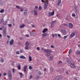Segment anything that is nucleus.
<instances>
[{"label": "nucleus", "mask_w": 80, "mask_h": 80, "mask_svg": "<svg viewBox=\"0 0 80 80\" xmlns=\"http://www.w3.org/2000/svg\"><path fill=\"white\" fill-rule=\"evenodd\" d=\"M44 52H46V53L45 54L46 57H48L50 55V53H52V51L50 49H45L44 50Z\"/></svg>", "instance_id": "1"}, {"label": "nucleus", "mask_w": 80, "mask_h": 80, "mask_svg": "<svg viewBox=\"0 0 80 80\" xmlns=\"http://www.w3.org/2000/svg\"><path fill=\"white\" fill-rule=\"evenodd\" d=\"M30 43L28 42H27L25 43V50H28V46L30 44Z\"/></svg>", "instance_id": "2"}, {"label": "nucleus", "mask_w": 80, "mask_h": 80, "mask_svg": "<svg viewBox=\"0 0 80 80\" xmlns=\"http://www.w3.org/2000/svg\"><path fill=\"white\" fill-rule=\"evenodd\" d=\"M8 72V78H9V79H10V80H12V72H11V71H9Z\"/></svg>", "instance_id": "3"}, {"label": "nucleus", "mask_w": 80, "mask_h": 80, "mask_svg": "<svg viewBox=\"0 0 80 80\" xmlns=\"http://www.w3.org/2000/svg\"><path fill=\"white\" fill-rule=\"evenodd\" d=\"M48 1L46 0L45 3L44 8L45 10H46V8H47V6H48Z\"/></svg>", "instance_id": "4"}, {"label": "nucleus", "mask_w": 80, "mask_h": 80, "mask_svg": "<svg viewBox=\"0 0 80 80\" xmlns=\"http://www.w3.org/2000/svg\"><path fill=\"white\" fill-rule=\"evenodd\" d=\"M75 35H76V32H72L70 35L71 38H72V37H74Z\"/></svg>", "instance_id": "5"}, {"label": "nucleus", "mask_w": 80, "mask_h": 80, "mask_svg": "<svg viewBox=\"0 0 80 80\" xmlns=\"http://www.w3.org/2000/svg\"><path fill=\"white\" fill-rule=\"evenodd\" d=\"M71 68H75V64H74V63H72V62H71Z\"/></svg>", "instance_id": "6"}, {"label": "nucleus", "mask_w": 80, "mask_h": 80, "mask_svg": "<svg viewBox=\"0 0 80 80\" xmlns=\"http://www.w3.org/2000/svg\"><path fill=\"white\" fill-rule=\"evenodd\" d=\"M3 37H6V29H4V30H3Z\"/></svg>", "instance_id": "7"}, {"label": "nucleus", "mask_w": 80, "mask_h": 80, "mask_svg": "<svg viewBox=\"0 0 80 80\" xmlns=\"http://www.w3.org/2000/svg\"><path fill=\"white\" fill-rule=\"evenodd\" d=\"M34 14L35 16L38 15V12H37V10H34Z\"/></svg>", "instance_id": "8"}, {"label": "nucleus", "mask_w": 80, "mask_h": 80, "mask_svg": "<svg viewBox=\"0 0 80 80\" xmlns=\"http://www.w3.org/2000/svg\"><path fill=\"white\" fill-rule=\"evenodd\" d=\"M47 35H48V34H47V33H43L42 34V38H45V37L46 36H47Z\"/></svg>", "instance_id": "9"}, {"label": "nucleus", "mask_w": 80, "mask_h": 80, "mask_svg": "<svg viewBox=\"0 0 80 80\" xmlns=\"http://www.w3.org/2000/svg\"><path fill=\"white\" fill-rule=\"evenodd\" d=\"M54 11H52V12H49V16H51L54 15Z\"/></svg>", "instance_id": "10"}, {"label": "nucleus", "mask_w": 80, "mask_h": 80, "mask_svg": "<svg viewBox=\"0 0 80 80\" xmlns=\"http://www.w3.org/2000/svg\"><path fill=\"white\" fill-rule=\"evenodd\" d=\"M14 42V41L13 40V39H11L9 42V44L11 45H12V44Z\"/></svg>", "instance_id": "11"}, {"label": "nucleus", "mask_w": 80, "mask_h": 80, "mask_svg": "<svg viewBox=\"0 0 80 80\" xmlns=\"http://www.w3.org/2000/svg\"><path fill=\"white\" fill-rule=\"evenodd\" d=\"M61 3V0H58V3L57 4V6H59V5Z\"/></svg>", "instance_id": "12"}, {"label": "nucleus", "mask_w": 80, "mask_h": 80, "mask_svg": "<svg viewBox=\"0 0 80 80\" xmlns=\"http://www.w3.org/2000/svg\"><path fill=\"white\" fill-rule=\"evenodd\" d=\"M73 24H72V23H70L69 24V28H73Z\"/></svg>", "instance_id": "13"}, {"label": "nucleus", "mask_w": 80, "mask_h": 80, "mask_svg": "<svg viewBox=\"0 0 80 80\" xmlns=\"http://www.w3.org/2000/svg\"><path fill=\"white\" fill-rule=\"evenodd\" d=\"M27 65H25L24 67V72H27V71L26 70V69L27 68Z\"/></svg>", "instance_id": "14"}, {"label": "nucleus", "mask_w": 80, "mask_h": 80, "mask_svg": "<svg viewBox=\"0 0 80 80\" xmlns=\"http://www.w3.org/2000/svg\"><path fill=\"white\" fill-rule=\"evenodd\" d=\"M53 58V57L52 56H51L50 57L49 59H48L49 61H52Z\"/></svg>", "instance_id": "15"}, {"label": "nucleus", "mask_w": 80, "mask_h": 80, "mask_svg": "<svg viewBox=\"0 0 80 80\" xmlns=\"http://www.w3.org/2000/svg\"><path fill=\"white\" fill-rule=\"evenodd\" d=\"M20 58H22V59H26V57L22 55L20 56Z\"/></svg>", "instance_id": "16"}, {"label": "nucleus", "mask_w": 80, "mask_h": 80, "mask_svg": "<svg viewBox=\"0 0 80 80\" xmlns=\"http://www.w3.org/2000/svg\"><path fill=\"white\" fill-rule=\"evenodd\" d=\"M62 79V77L61 76H59L58 77V78L57 80H60Z\"/></svg>", "instance_id": "17"}, {"label": "nucleus", "mask_w": 80, "mask_h": 80, "mask_svg": "<svg viewBox=\"0 0 80 80\" xmlns=\"http://www.w3.org/2000/svg\"><path fill=\"white\" fill-rule=\"evenodd\" d=\"M75 12L76 13H78V12H79V11L78 9H75Z\"/></svg>", "instance_id": "18"}, {"label": "nucleus", "mask_w": 80, "mask_h": 80, "mask_svg": "<svg viewBox=\"0 0 80 80\" xmlns=\"http://www.w3.org/2000/svg\"><path fill=\"white\" fill-rule=\"evenodd\" d=\"M25 25L23 24L22 25H21L20 26V28H23V27H25Z\"/></svg>", "instance_id": "19"}, {"label": "nucleus", "mask_w": 80, "mask_h": 80, "mask_svg": "<svg viewBox=\"0 0 80 80\" xmlns=\"http://www.w3.org/2000/svg\"><path fill=\"white\" fill-rule=\"evenodd\" d=\"M29 61L30 62H31L32 61V57L31 56H29Z\"/></svg>", "instance_id": "20"}, {"label": "nucleus", "mask_w": 80, "mask_h": 80, "mask_svg": "<svg viewBox=\"0 0 80 80\" xmlns=\"http://www.w3.org/2000/svg\"><path fill=\"white\" fill-rule=\"evenodd\" d=\"M67 62H68V63H70V59L68 58H67Z\"/></svg>", "instance_id": "21"}, {"label": "nucleus", "mask_w": 80, "mask_h": 80, "mask_svg": "<svg viewBox=\"0 0 80 80\" xmlns=\"http://www.w3.org/2000/svg\"><path fill=\"white\" fill-rule=\"evenodd\" d=\"M67 32V31H66V30H64L63 31V32H62V34L63 35H66V33Z\"/></svg>", "instance_id": "22"}, {"label": "nucleus", "mask_w": 80, "mask_h": 80, "mask_svg": "<svg viewBox=\"0 0 80 80\" xmlns=\"http://www.w3.org/2000/svg\"><path fill=\"white\" fill-rule=\"evenodd\" d=\"M28 12V11L27 10H26L25 11V12H24V15H27V12Z\"/></svg>", "instance_id": "23"}, {"label": "nucleus", "mask_w": 80, "mask_h": 80, "mask_svg": "<svg viewBox=\"0 0 80 80\" xmlns=\"http://www.w3.org/2000/svg\"><path fill=\"white\" fill-rule=\"evenodd\" d=\"M7 23V21H5L3 23V25H6Z\"/></svg>", "instance_id": "24"}, {"label": "nucleus", "mask_w": 80, "mask_h": 80, "mask_svg": "<svg viewBox=\"0 0 80 80\" xmlns=\"http://www.w3.org/2000/svg\"><path fill=\"white\" fill-rule=\"evenodd\" d=\"M56 22V21H53L52 22V24L53 25H55Z\"/></svg>", "instance_id": "25"}, {"label": "nucleus", "mask_w": 80, "mask_h": 80, "mask_svg": "<svg viewBox=\"0 0 80 80\" xmlns=\"http://www.w3.org/2000/svg\"><path fill=\"white\" fill-rule=\"evenodd\" d=\"M78 6H77V5H75L74 6V9L75 10H76L77 9H78Z\"/></svg>", "instance_id": "26"}, {"label": "nucleus", "mask_w": 80, "mask_h": 80, "mask_svg": "<svg viewBox=\"0 0 80 80\" xmlns=\"http://www.w3.org/2000/svg\"><path fill=\"white\" fill-rule=\"evenodd\" d=\"M39 78H40V76H37L36 77V80H38L39 79Z\"/></svg>", "instance_id": "27"}, {"label": "nucleus", "mask_w": 80, "mask_h": 80, "mask_svg": "<svg viewBox=\"0 0 80 80\" xmlns=\"http://www.w3.org/2000/svg\"><path fill=\"white\" fill-rule=\"evenodd\" d=\"M16 7L17 8H18L19 9H20V6H19L16 5Z\"/></svg>", "instance_id": "28"}, {"label": "nucleus", "mask_w": 80, "mask_h": 80, "mask_svg": "<svg viewBox=\"0 0 80 80\" xmlns=\"http://www.w3.org/2000/svg\"><path fill=\"white\" fill-rule=\"evenodd\" d=\"M50 70L52 73H53V68H50Z\"/></svg>", "instance_id": "29"}, {"label": "nucleus", "mask_w": 80, "mask_h": 80, "mask_svg": "<svg viewBox=\"0 0 80 80\" xmlns=\"http://www.w3.org/2000/svg\"><path fill=\"white\" fill-rule=\"evenodd\" d=\"M42 7H41V6H40L39 7V10H42Z\"/></svg>", "instance_id": "30"}, {"label": "nucleus", "mask_w": 80, "mask_h": 80, "mask_svg": "<svg viewBox=\"0 0 80 80\" xmlns=\"http://www.w3.org/2000/svg\"><path fill=\"white\" fill-rule=\"evenodd\" d=\"M18 70H20V64H19V65H18Z\"/></svg>", "instance_id": "31"}, {"label": "nucleus", "mask_w": 80, "mask_h": 80, "mask_svg": "<svg viewBox=\"0 0 80 80\" xmlns=\"http://www.w3.org/2000/svg\"><path fill=\"white\" fill-rule=\"evenodd\" d=\"M4 11V9H2L0 11V13H3Z\"/></svg>", "instance_id": "32"}, {"label": "nucleus", "mask_w": 80, "mask_h": 80, "mask_svg": "<svg viewBox=\"0 0 80 80\" xmlns=\"http://www.w3.org/2000/svg\"><path fill=\"white\" fill-rule=\"evenodd\" d=\"M29 70H32V68L31 66H29Z\"/></svg>", "instance_id": "33"}, {"label": "nucleus", "mask_w": 80, "mask_h": 80, "mask_svg": "<svg viewBox=\"0 0 80 80\" xmlns=\"http://www.w3.org/2000/svg\"><path fill=\"white\" fill-rule=\"evenodd\" d=\"M1 61L2 62H4V59L3 58H1Z\"/></svg>", "instance_id": "34"}, {"label": "nucleus", "mask_w": 80, "mask_h": 80, "mask_svg": "<svg viewBox=\"0 0 80 80\" xmlns=\"http://www.w3.org/2000/svg\"><path fill=\"white\" fill-rule=\"evenodd\" d=\"M77 54H80V51H78L77 52Z\"/></svg>", "instance_id": "35"}, {"label": "nucleus", "mask_w": 80, "mask_h": 80, "mask_svg": "<svg viewBox=\"0 0 80 80\" xmlns=\"http://www.w3.org/2000/svg\"><path fill=\"white\" fill-rule=\"evenodd\" d=\"M72 52V49H70L69 50V54H70Z\"/></svg>", "instance_id": "36"}, {"label": "nucleus", "mask_w": 80, "mask_h": 80, "mask_svg": "<svg viewBox=\"0 0 80 80\" xmlns=\"http://www.w3.org/2000/svg\"><path fill=\"white\" fill-rule=\"evenodd\" d=\"M68 37V36H65L63 37V39H66V38H67V37Z\"/></svg>", "instance_id": "37"}, {"label": "nucleus", "mask_w": 80, "mask_h": 80, "mask_svg": "<svg viewBox=\"0 0 80 80\" xmlns=\"http://www.w3.org/2000/svg\"><path fill=\"white\" fill-rule=\"evenodd\" d=\"M12 70L13 71V73H15L14 71H15V70H16L15 69V68H13V69H12Z\"/></svg>", "instance_id": "38"}, {"label": "nucleus", "mask_w": 80, "mask_h": 80, "mask_svg": "<svg viewBox=\"0 0 80 80\" xmlns=\"http://www.w3.org/2000/svg\"><path fill=\"white\" fill-rule=\"evenodd\" d=\"M0 3L1 5H3V1H1L0 2Z\"/></svg>", "instance_id": "39"}, {"label": "nucleus", "mask_w": 80, "mask_h": 80, "mask_svg": "<svg viewBox=\"0 0 80 80\" xmlns=\"http://www.w3.org/2000/svg\"><path fill=\"white\" fill-rule=\"evenodd\" d=\"M20 10L21 12H23V8H21Z\"/></svg>", "instance_id": "40"}, {"label": "nucleus", "mask_w": 80, "mask_h": 80, "mask_svg": "<svg viewBox=\"0 0 80 80\" xmlns=\"http://www.w3.org/2000/svg\"><path fill=\"white\" fill-rule=\"evenodd\" d=\"M39 75H42V72H38Z\"/></svg>", "instance_id": "41"}, {"label": "nucleus", "mask_w": 80, "mask_h": 80, "mask_svg": "<svg viewBox=\"0 0 80 80\" xmlns=\"http://www.w3.org/2000/svg\"><path fill=\"white\" fill-rule=\"evenodd\" d=\"M20 76H21L22 77H21V78H22V77H23V74L21 72L20 73Z\"/></svg>", "instance_id": "42"}, {"label": "nucleus", "mask_w": 80, "mask_h": 80, "mask_svg": "<svg viewBox=\"0 0 80 80\" xmlns=\"http://www.w3.org/2000/svg\"><path fill=\"white\" fill-rule=\"evenodd\" d=\"M72 17H75V13H72Z\"/></svg>", "instance_id": "43"}, {"label": "nucleus", "mask_w": 80, "mask_h": 80, "mask_svg": "<svg viewBox=\"0 0 80 80\" xmlns=\"http://www.w3.org/2000/svg\"><path fill=\"white\" fill-rule=\"evenodd\" d=\"M1 22H4V20H3V18L1 20Z\"/></svg>", "instance_id": "44"}, {"label": "nucleus", "mask_w": 80, "mask_h": 80, "mask_svg": "<svg viewBox=\"0 0 80 80\" xmlns=\"http://www.w3.org/2000/svg\"><path fill=\"white\" fill-rule=\"evenodd\" d=\"M8 26L9 27H12V24H9Z\"/></svg>", "instance_id": "45"}, {"label": "nucleus", "mask_w": 80, "mask_h": 80, "mask_svg": "<svg viewBox=\"0 0 80 80\" xmlns=\"http://www.w3.org/2000/svg\"><path fill=\"white\" fill-rule=\"evenodd\" d=\"M51 48H55V46L53 45H52L51 46Z\"/></svg>", "instance_id": "46"}, {"label": "nucleus", "mask_w": 80, "mask_h": 80, "mask_svg": "<svg viewBox=\"0 0 80 80\" xmlns=\"http://www.w3.org/2000/svg\"><path fill=\"white\" fill-rule=\"evenodd\" d=\"M36 49H37V50H40V48H39V47H37L36 48Z\"/></svg>", "instance_id": "47"}, {"label": "nucleus", "mask_w": 80, "mask_h": 80, "mask_svg": "<svg viewBox=\"0 0 80 80\" xmlns=\"http://www.w3.org/2000/svg\"><path fill=\"white\" fill-rule=\"evenodd\" d=\"M46 32H47V31L48 30V29L47 28H44V29Z\"/></svg>", "instance_id": "48"}, {"label": "nucleus", "mask_w": 80, "mask_h": 80, "mask_svg": "<svg viewBox=\"0 0 80 80\" xmlns=\"http://www.w3.org/2000/svg\"><path fill=\"white\" fill-rule=\"evenodd\" d=\"M45 32H46V31H45V30L44 29L42 31V33H45Z\"/></svg>", "instance_id": "49"}, {"label": "nucleus", "mask_w": 80, "mask_h": 80, "mask_svg": "<svg viewBox=\"0 0 80 80\" xmlns=\"http://www.w3.org/2000/svg\"><path fill=\"white\" fill-rule=\"evenodd\" d=\"M54 36L55 37H57V34H55Z\"/></svg>", "instance_id": "50"}, {"label": "nucleus", "mask_w": 80, "mask_h": 80, "mask_svg": "<svg viewBox=\"0 0 80 80\" xmlns=\"http://www.w3.org/2000/svg\"><path fill=\"white\" fill-rule=\"evenodd\" d=\"M35 9H37V8H38V6H35Z\"/></svg>", "instance_id": "51"}, {"label": "nucleus", "mask_w": 80, "mask_h": 80, "mask_svg": "<svg viewBox=\"0 0 80 80\" xmlns=\"http://www.w3.org/2000/svg\"><path fill=\"white\" fill-rule=\"evenodd\" d=\"M33 78V76H32V75H30V78L31 79V78Z\"/></svg>", "instance_id": "52"}, {"label": "nucleus", "mask_w": 80, "mask_h": 80, "mask_svg": "<svg viewBox=\"0 0 80 80\" xmlns=\"http://www.w3.org/2000/svg\"><path fill=\"white\" fill-rule=\"evenodd\" d=\"M3 75L4 76H5L7 75V74L6 73L4 72L3 73Z\"/></svg>", "instance_id": "53"}, {"label": "nucleus", "mask_w": 80, "mask_h": 80, "mask_svg": "<svg viewBox=\"0 0 80 80\" xmlns=\"http://www.w3.org/2000/svg\"><path fill=\"white\" fill-rule=\"evenodd\" d=\"M58 36L59 37H61V35L59 34H58Z\"/></svg>", "instance_id": "54"}, {"label": "nucleus", "mask_w": 80, "mask_h": 80, "mask_svg": "<svg viewBox=\"0 0 80 80\" xmlns=\"http://www.w3.org/2000/svg\"><path fill=\"white\" fill-rule=\"evenodd\" d=\"M30 34H31V35H33V32H31Z\"/></svg>", "instance_id": "55"}, {"label": "nucleus", "mask_w": 80, "mask_h": 80, "mask_svg": "<svg viewBox=\"0 0 80 80\" xmlns=\"http://www.w3.org/2000/svg\"><path fill=\"white\" fill-rule=\"evenodd\" d=\"M7 37L8 38H10V36H9V35H8L7 36Z\"/></svg>", "instance_id": "56"}, {"label": "nucleus", "mask_w": 80, "mask_h": 80, "mask_svg": "<svg viewBox=\"0 0 80 80\" xmlns=\"http://www.w3.org/2000/svg\"><path fill=\"white\" fill-rule=\"evenodd\" d=\"M62 63V61H59L58 62L59 63Z\"/></svg>", "instance_id": "57"}, {"label": "nucleus", "mask_w": 80, "mask_h": 80, "mask_svg": "<svg viewBox=\"0 0 80 80\" xmlns=\"http://www.w3.org/2000/svg\"><path fill=\"white\" fill-rule=\"evenodd\" d=\"M25 36H26V37H29V35H26Z\"/></svg>", "instance_id": "58"}, {"label": "nucleus", "mask_w": 80, "mask_h": 80, "mask_svg": "<svg viewBox=\"0 0 80 80\" xmlns=\"http://www.w3.org/2000/svg\"><path fill=\"white\" fill-rule=\"evenodd\" d=\"M23 50H21L20 51V53H23Z\"/></svg>", "instance_id": "59"}, {"label": "nucleus", "mask_w": 80, "mask_h": 80, "mask_svg": "<svg viewBox=\"0 0 80 80\" xmlns=\"http://www.w3.org/2000/svg\"><path fill=\"white\" fill-rule=\"evenodd\" d=\"M19 52L17 51L16 52V54H19Z\"/></svg>", "instance_id": "60"}, {"label": "nucleus", "mask_w": 80, "mask_h": 80, "mask_svg": "<svg viewBox=\"0 0 80 80\" xmlns=\"http://www.w3.org/2000/svg\"><path fill=\"white\" fill-rule=\"evenodd\" d=\"M44 72H46V70H47V69L45 68H44Z\"/></svg>", "instance_id": "61"}, {"label": "nucleus", "mask_w": 80, "mask_h": 80, "mask_svg": "<svg viewBox=\"0 0 80 80\" xmlns=\"http://www.w3.org/2000/svg\"><path fill=\"white\" fill-rule=\"evenodd\" d=\"M53 25H54V24H52L51 25V26L52 27H53Z\"/></svg>", "instance_id": "62"}, {"label": "nucleus", "mask_w": 80, "mask_h": 80, "mask_svg": "<svg viewBox=\"0 0 80 80\" xmlns=\"http://www.w3.org/2000/svg\"><path fill=\"white\" fill-rule=\"evenodd\" d=\"M74 78L75 80H77V77H74Z\"/></svg>", "instance_id": "63"}, {"label": "nucleus", "mask_w": 80, "mask_h": 80, "mask_svg": "<svg viewBox=\"0 0 80 80\" xmlns=\"http://www.w3.org/2000/svg\"><path fill=\"white\" fill-rule=\"evenodd\" d=\"M52 37H55V34H52Z\"/></svg>", "instance_id": "64"}]
</instances>
